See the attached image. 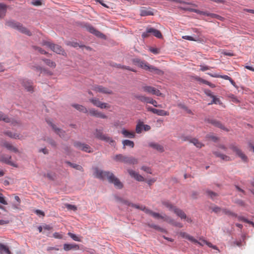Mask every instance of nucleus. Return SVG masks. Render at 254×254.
I'll return each mask as SVG.
<instances>
[{"label":"nucleus","mask_w":254,"mask_h":254,"mask_svg":"<svg viewBox=\"0 0 254 254\" xmlns=\"http://www.w3.org/2000/svg\"><path fill=\"white\" fill-rule=\"evenodd\" d=\"M72 106L76 110L82 111L85 110V108L83 106L79 104H72Z\"/></svg>","instance_id":"obj_48"},{"label":"nucleus","mask_w":254,"mask_h":254,"mask_svg":"<svg viewBox=\"0 0 254 254\" xmlns=\"http://www.w3.org/2000/svg\"><path fill=\"white\" fill-rule=\"evenodd\" d=\"M31 4L35 6H40L42 4V0H31Z\"/></svg>","instance_id":"obj_50"},{"label":"nucleus","mask_w":254,"mask_h":254,"mask_svg":"<svg viewBox=\"0 0 254 254\" xmlns=\"http://www.w3.org/2000/svg\"><path fill=\"white\" fill-rule=\"evenodd\" d=\"M140 14L142 16L153 15V12L149 8H142L140 9Z\"/></svg>","instance_id":"obj_27"},{"label":"nucleus","mask_w":254,"mask_h":254,"mask_svg":"<svg viewBox=\"0 0 254 254\" xmlns=\"http://www.w3.org/2000/svg\"><path fill=\"white\" fill-rule=\"evenodd\" d=\"M182 38L184 39L189 40V41H196V40L194 39L192 37L190 36H184Z\"/></svg>","instance_id":"obj_62"},{"label":"nucleus","mask_w":254,"mask_h":254,"mask_svg":"<svg viewBox=\"0 0 254 254\" xmlns=\"http://www.w3.org/2000/svg\"><path fill=\"white\" fill-rule=\"evenodd\" d=\"M151 35H153L158 38H161L162 35L160 31L153 28L150 27Z\"/></svg>","instance_id":"obj_32"},{"label":"nucleus","mask_w":254,"mask_h":254,"mask_svg":"<svg viewBox=\"0 0 254 254\" xmlns=\"http://www.w3.org/2000/svg\"><path fill=\"white\" fill-rule=\"evenodd\" d=\"M237 217L238 218L239 220L248 223L252 224L253 225H254V223L253 222L250 221L249 220L244 218V217L237 216Z\"/></svg>","instance_id":"obj_53"},{"label":"nucleus","mask_w":254,"mask_h":254,"mask_svg":"<svg viewBox=\"0 0 254 254\" xmlns=\"http://www.w3.org/2000/svg\"><path fill=\"white\" fill-rule=\"evenodd\" d=\"M229 148L234 152L236 154L240 157L241 160L244 162H248V158L244 153L237 146L234 144L230 145Z\"/></svg>","instance_id":"obj_6"},{"label":"nucleus","mask_w":254,"mask_h":254,"mask_svg":"<svg viewBox=\"0 0 254 254\" xmlns=\"http://www.w3.org/2000/svg\"><path fill=\"white\" fill-rule=\"evenodd\" d=\"M17 30L22 34H25L28 36H31V32L25 27L23 26L22 24L19 23L17 24Z\"/></svg>","instance_id":"obj_18"},{"label":"nucleus","mask_w":254,"mask_h":254,"mask_svg":"<svg viewBox=\"0 0 254 254\" xmlns=\"http://www.w3.org/2000/svg\"><path fill=\"white\" fill-rule=\"evenodd\" d=\"M85 145V143H82L78 142V141L75 142L74 143V146L75 148H76L77 149L82 150V151L83 150V148H84V146Z\"/></svg>","instance_id":"obj_40"},{"label":"nucleus","mask_w":254,"mask_h":254,"mask_svg":"<svg viewBox=\"0 0 254 254\" xmlns=\"http://www.w3.org/2000/svg\"><path fill=\"white\" fill-rule=\"evenodd\" d=\"M1 145V146L5 147L8 150L16 152V148L12 146L10 143L4 141L2 142Z\"/></svg>","instance_id":"obj_28"},{"label":"nucleus","mask_w":254,"mask_h":254,"mask_svg":"<svg viewBox=\"0 0 254 254\" xmlns=\"http://www.w3.org/2000/svg\"><path fill=\"white\" fill-rule=\"evenodd\" d=\"M191 11H193V12H195L197 13H199V14H202V15H207V16H211V17H215V18H217L218 19H220V18H221V16H219V15H217L215 14H213V13H207L206 12H203V11H201L199 10H197V9H192L191 10Z\"/></svg>","instance_id":"obj_23"},{"label":"nucleus","mask_w":254,"mask_h":254,"mask_svg":"<svg viewBox=\"0 0 254 254\" xmlns=\"http://www.w3.org/2000/svg\"><path fill=\"white\" fill-rule=\"evenodd\" d=\"M131 62L134 65L138 66L144 70H148L152 72H155L159 75H161L163 73V72L162 70L152 65H149L147 62L144 61H142L140 59L133 58L131 59Z\"/></svg>","instance_id":"obj_3"},{"label":"nucleus","mask_w":254,"mask_h":254,"mask_svg":"<svg viewBox=\"0 0 254 254\" xmlns=\"http://www.w3.org/2000/svg\"><path fill=\"white\" fill-rule=\"evenodd\" d=\"M124 163L129 164H135L138 163L137 159L133 157H128L125 156Z\"/></svg>","instance_id":"obj_24"},{"label":"nucleus","mask_w":254,"mask_h":254,"mask_svg":"<svg viewBox=\"0 0 254 254\" xmlns=\"http://www.w3.org/2000/svg\"><path fill=\"white\" fill-rule=\"evenodd\" d=\"M114 66L118 67V68H121L123 69H126L133 72H136V70L132 68H130L129 66H125V65H122L120 64H116V65H114Z\"/></svg>","instance_id":"obj_41"},{"label":"nucleus","mask_w":254,"mask_h":254,"mask_svg":"<svg viewBox=\"0 0 254 254\" xmlns=\"http://www.w3.org/2000/svg\"><path fill=\"white\" fill-rule=\"evenodd\" d=\"M43 61L47 65H48V66H49L51 67L55 68L56 66V63L55 62L51 61L50 60L44 59V60H43Z\"/></svg>","instance_id":"obj_39"},{"label":"nucleus","mask_w":254,"mask_h":254,"mask_svg":"<svg viewBox=\"0 0 254 254\" xmlns=\"http://www.w3.org/2000/svg\"><path fill=\"white\" fill-rule=\"evenodd\" d=\"M68 235L71 237L73 240L75 241H80L78 237H77L75 234L71 233L70 232H69L68 233Z\"/></svg>","instance_id":"obj_56"},{"label":"nucleus","mask_w":254,"mask_h":254,"mask_svg":"<svg viewBox=\"0 0 254 254\" xmlns=\"http://www.w3.org/2000/svg\"><path fill=\"white\" fill-rule=\"evenodd\" d=\"M203 242L204 244H205L206 245H207L209 247L211 248L214 250H216L218 252H220V251H219V249L218 248V247H216V246L212 245L211 243L208 242L206 241V240H203Z\"/></svg>","instance_id":"obj_43"},{"label":"nucleus","mask_w":254,"mask_h":254,"mask_svg":"<svg viewBox=\"0 0 254 254\" xmlns=\"http://www.w3.org/2000/svg\"><path fill=\"white\" fill-rule=\"evenodd\" d=\"M148 146L158 151L159 152H163L164 151V147L162 145L156 142H149Z\"/></svg>","instance_id":"obj_14"},{"label":"nucleus","mask_w":254,"mask_h":254,"mask_svg":"<svg viewBox=\"0 0 254 254\" xmlns=\"http://www.w3.org/2000/svg\"><path fill=\"white\" fill-rule=\"evenodd\" d=\"M206 137L208 139L212 140V141H213L214 142H216L218 140V137L214 136L213 134H208V135H207Z\"/></svg>","instance_id":"obj_54"},{"label":"nucleus","mask_w":254,"mask_h":254,"mask_svg":"<svg viewBox=\"0 0 254 254\" xmlns=\"http://www.w3.org/2000/svg\"><path fill=\"white\" fill-rule=\"evenodd\" d=\"M207 121L208 123L211 124L216 127H219L223 130L227 131H229V129L226 128L223 125H222L219 122L214 119H208Z\"/></svg>","instance_id":"obj_17"},{"label":"nucleus","mask_w":254,"mask_h":254,"mask_svg":"<svg viewBox=\"0 0 254 254\" xmlns=\"http://www.w3.org/2000/svg\"><path fill=\"white\" fill-rule=\"evenodd\" d=\"M131 62L134 65L138 66L144 70H148L152 72H155L159 75H161L163 73V72L162 70L152 65H149L147 62L144 61H142L140 59L133 58L131 59Z\"/></svg>","instance_id":"obj_4"},{"label":"nucleus","mask_w":254,"mask_h":254,"mask_svg":"<svg viewBox=\"0 0 254 254\" xmlns=\"http://www.w3.org/2000/svg\"><path fill=\"white\" fill-rule=\"evenodd\" d=\"M44 45H47L48 47L51 48L52 50L56 53L63 55H64V51L61 46L58 45H55L50 42H44Z\"/></svg>","instance_id":"obj_7"},{"label":"nucleus","mask_w":254,"mask_h":254,"mask_svg":"<svg viewBox=\"0 0 254 254\" xmlns=\"http://www.w3.org/2000/svg\"><path fill=\"white\" fill-rule=\"evenodd\" d=\"M6 9V5L2 3H0V18H3L5 16Z\"/></svg>","instance_id":"obj_31"},{"label":"nucleus","mask_w":254,"mask_h":254,"mask_svg":"<svg viewBox=\"0 0 254 254\" xmlns=\"http://www.w3.org/2000/svg\"><path fill=\"white\" fill-rule=\"evenodd\" d=\"M128 172L132 178H133L138 181L143 182L145 180L144 178L141 175H139L133 170H128Z\"/></svg>","instance_id":"obj_16"},{"label":"nucleus","mask_w":254,"mask_h":254,"mask_svg":"<svg viewBox=\"0 0 254 254\" xmlns=\"http://www.w3.org/2000/svg\"><path fill=\"white\" fill-rule=\"evenodd\" d=\"M194 79L200 82H202L204 84H205L208 85L209 86H210L211 88H214L215 87V85L214 84H213L210 83V82H209L207 80H205L199 77L196 76L194 77Z\"/></svg>","instance_id":"obj_33"},{"label":"nucleus","mask_w":254,"mask_h":254,"mask_svg":"<svg viewBox=\"0 0 254 254\" xmlns=\"http://www.w3.org/2000/svg\"><path fill=\"white\" fill-rule=\"evenodd\" d=\"M0 203L4 205H6L7 204L3 194L1 193H0Z\"/></svg>","instance_id":"obj_59"},{"label":"nucleus","mask_w":254,"mask_h":254,"mask_svg":"<svg viewBox=\"0 0 254 254\" xmlns=\"http://www.w3.org/2000/svg\"><path fill=\"white\" fill-rule=\"evenodd\" d=\"M95 135L96 138L108 142L112 146L116 144L115 141L111 137L104 134L101 130L96 129Z\"/></svg>","instance_id":"obj_5"},{"label":"nucleus","mask_w":254,"mask_h":254,"mask_svg":"<svg viewBox=\"0 0 254 254\" xmlns=\"http://www.w3.org/2000/svg\"><path fill=\"white\" fill-rule=\"evenodd\" d=\"M222 212L223 213L230 216L236 217H237V214L231 210L227 209H222Z\"/></svg>","instance_id":"obj_34"},{"label":"nucleus","mask_w":254,"mask_h":254,"mask_svg":"<svg viewBox=\"0 0 254 254\" xmlns=\"http://www.w3.org/2000/svg\"><path fill=\"white\" fill-rule=\"evenodd\" d=\"M66 45H68V46H72L74 48H76L78 46H79L80 47H82V46H80L78 43L75 42H67L66 43Z\"/></svg>","instance_id":"obj_51"},{"label":"nucleus","mask_w":254,"mask_h":254,"mask_svg":"<svg viewBox=\"0 0 254 254\" xmlns=\"http://www.w3.org/2000/svg\"><path fill=\"white\" fill-rule=\"evenodd\" d=\"M150 28H147L146 31L142 34V37L143 38H147L151 35Z\"/></svg>","instance_id":"obj_47"},{"label":"nucleus","mask_w":254,"mask_h":254,"mask_svg":"<svg viewBox=\"0 0 254 254\" xmlns=\"http://www.w3.org/2000/svg\"><path fill=\"white\" fill-rule=\"evenodd\" d=\"M65 206L69 210H73L75 211L77 209V208L75 205H71L70 204H66Z\"/></svg>","instance_id":"obj_58"},{"label":"nucleus","mask_w":254,"mask_h":254,"mask_svg":"<svg viewBox=\"0 0 254 254\" xmlns=\"http://www.w3.org/2000/svg\"><path fill=\"white\" fill-rule=\"evenodd\" d=\"M90 101L95 106L103 109H108L110 108V105L106 103L101 102L99 99L96 98H92L90 99Z\"/></svg>","instance_id":"obj_10"},{"label":"nucleus","mask_w":254,"mask_h":254,"mask_svg":"<svg viewBox=\"0 0 254 254\" xmlns=\"http://www.w3.org/2000/svg\"><path fill=\"white\" fill-rule=\"evenodd\" d=\"M0 254H11V252L7 246L0 243Z\"/></svg>","instance_id":"obj_29"},{"label":"nucleus","mask_w":254,"mask_h":254,"mask_svg":"<svg viewBox=\"0 0 254 254\" xmlns=\"http://www.w3.org/2000/svg\"><path fill=\"white\" fill-rule=\"evenodd\" d=\"M124 157H125V156H123L122 154H118V155H116L114 157V159L115 160H116V161H120V162H124Z\"/></svg>","instance_id":"obj_46"},{"label":"nucleus","mask_w":254,"mask_h":254,"mask_svg":"<svg viewBox=\"0 0 254 254\" xmlns=\"http://www.w3.org/2000/svg\"><path fill=\"white\" fill-rule=\"evenodd\" d=\"M91 116H96L97 117L105 118L106 117L103 114L102 112H90Z\"/></svg>","instance_id":"obj_45"},{"label":"nucleus","mask_w":254,"mask_h":254,"mask_svg":"<svg viewBox=\"0 0 254 254\" xmlns=\"http://www.w3.org/2000/svg\"><path fill=\"white\" fill-rule=\"evenodd\" d=\"M93 174L97 178L107 179L110 183L114 184L115 186L118 189H122L123 187L122 183L112 172L103 171L96 168L94 169Z\"/></svg>","instance_id":"obj_2"},{"label":"nucleus","mask_w":254,"mask_h":254,"mask_svg":"<svg viewBox=\"0 0 254 254\" xmlns=\"http://www.w3.org/2000/svg\"><path fill=\"white\" fill-rule=\"evenodd\" d=\"M121 201L122 202L125 204L126 205L142 210L146 214L150 215L155 219H162L163 221L166 222L168 224H170L172 226L175 227H177L179 228H182L183 227V225L182 223L175 221L174 219L167 215L165 214H161L159 213L153 212V211L148 209L145 206H140L138 204H133L127 200H121Z\"/></svg>","instance_id":"obj_1"},{"label":"nucleus","mask_w":254,"mask_h":254,"mask_svg":"<svg viewBox=\"0 0 254 254\" xmlns=\"http://www.w3.org/2000/svg\"><path fill=\"white\" fill-rule=\"evenodd\" d=\"M161 203L162 205L164 206L165 207L169 209V210L173 211V212L175 208H177V206L174 205L170 201L167 200L162 201Z\"/></svg>","instance_id":"obj_21"},{"label":"nucleus","mask_w":254,"mask_h":254,"mask_svg":"<svg viewBox=\"0 0 254 254\" xmlns=\"http://www.w3.org/2000/svg\"><path fill=\"white\" fill-rule=\"evenodd\" d=\"M184 141H189L190 143H192L197 148H201L204 145L198 141V140L196 138H191L190 137H186L183 139Z\"/></svg>","instance_id":"obj_13"},{"label":"nucleus","mask_w":254,"mask_h":254,"mask_svg":"<svg viewBox=\"0 0 254 254\" xmlns=\"http://www.w3.org/2000/svg\"><path fill=\"white\" fill-rule=\"evenodd\" d=\"M174 213L181 219L187 218V215L184 211L177 207L174 210Z\"/></svg>","instance_id":"obj_20"},{"label":"nucleus","mask_w":254,"mask_h":254,"mask_svg":"<svg viewBox=\"0 0 254 254\" xmlns=\"http://www.w3.org/2000/svg\"><path fill=\"white\" fill-rule=\"evenodd\" d=\"M6 25L8 26L11 27L13 28H16V23L13 21H8L6 23Z\"/></svg>","instance_id":"obj_57"},{"label":"nucleus","mask_w":254,"mask_h":254,"mask_svg":"<svg viewBox=\"0 0 254 254\" xmlns=\"http://www.w3.org/2000/svg\"><path fill=\"white\" fill-rule=\"evenodd\" d=\"M122 133L124 135V137L133 138L135 137V133L133 131H130L125 129L122 130Z\"/></svg>","instance_id":"obj_26"},{"label":"nucleus","mask_w":254,"mask_h":254,"mask_svg":"<svg viewBox=\"0 0 254 254\" xmlns=\"http://www.w3.org/2000/svg\"><path fill=\"white\" fill-rule=\"evenodd\" d=\"M86 29L87 31H88L91 33H92L94 34L95 35L97 36V37H101V38H104L105 37L104 35L99 32V31L97 30L96 29H95L93 26L91 25H87L86 26Z\"/></svg>","instance_id":"obj_15"},{"label":"nucleus","mask_w":254,"mask_h":254,"mask_svg":"<svg viewBox=\"0 0 254 254\" xmlns=\"http://www.w3.org/2000/svg\"><path fill=\"white\" fill-rule=\"evenodd\" d=\"M136 98L138 100L141 101V102H143L147 103H148L149 102H150L149 100H150V98L144 96L139 95V96H137Z\"/></svg>","instance_id":"obj_38"},{"label":"nucleus","mask_w":254,"mask_h":254,"mask_svg":"<svg viewBox=\"0 0 254 254\" xmlns=\"http://www.w3.org/2000/svg\"><path fill=\"white\" fill-rule=\"evenodd\" d=\"M92 89L96 92L101 93L103 94H112L113 93L112 90L101 85L94 86Z\"/></svg>","instance_id":"obj_9"},{"label":"nucleus","mask_w":254,"mask_h":254,"mask_svg":"<svg viewBox=\"0 0 254 254\" xmlns=\"http://www.w3.org/2000/svg\"><path fill=\"white\" fill-rule=\"evenodd\" d=\"M49 124L51 125L53 129L54 130L56 133L58 134L59 136L61 137H64L65 135V132L59 128H57L56 126L53 124L51 122H48Z\"/></svg>","instance_id":"obj_25"},{"label":"nucleus","mask_w":254,"mask_h":254,"mask_svg":"<svg viewBox=\"0 0 254 254\" xmlns=\"http://www.w3.org/2000/svg\"><path fill=\"white\" fill-rule=\"evenodd\" d=\"M208 74H209L210 76H211V77H213L221 78L224 79L228 80H229V79H230V78H231L230 77H229V76H228L227 75H220V74H211V73H208Z\"/></svg>","instance_id":"obj_36"},{"label":"nucleus","mask_w":254,"mask_h":254,"mask_svg":"<svg viewBox=\"0 0 254 254\" xmlns=\"http://www.w3.org/2000/svg\"><path fill=\"white\" fill-rule=\"evenodd\" d=\"M22 84L27 91L30 92H33L34 91V87L32 82L25 79L22 81Z\"/></svg>","instance_id":"obj_12"},{"label":"nucleus","mask_w":254,"mask_h":254,"mask_svg":"<svg viewBox=\"0 0 254 254\" xmlns=\"http://www.w3.org/2000/svg\"><path fill=\"white\" fill-rule=\"evenodd\" d=\"M141 169L142 170L144 171V172H147V173H149L150 174H152V171L150 167L143 166L141 167Z\"/></svg>","instance_id":"obj_55"},{"label":"nucleus","mask_w":254,"mask_h":254,"mask_svg":"<svg viewBox=\"0 0 254 254\" xmlns=\"http://www.w3.org/2000/svg\"><path fill=\"white\" fill-rule=\"evenodd\" d=\"M142 89L144 92L152 95H155L158 96H161L162 95L158 89H156L155 87L152 86L147 85L143 86L142 87Z\"/></svg>","instance_id":"obj_8"},{"label":"nucleus","mask_w":254,"mask_h":254,"mask_svg":"<svg viewBox=\"0 0 254 254\" xmlns=\"http://www.w3.org/2000/svg\"><path fill=\"white\" fill-rule=\"evenodd\" d=\"M0 121H3L6 123H9L10 122V119L6 117L5 115L1 114V112H0Z\"/></svg>","instance_id":"obj_42"},{"label":"nucleus","mask_w":254,"mask_h":254,"mask_svg":"<svg viewBox=\"0 0 254 254\" xmlns=\"http://www.w3.org/2000/svg\"><path fill=\"white\" fill-rule=\"evenodd\" d=\"M206 193L207 195L212 199L214 198V197L217 196V194L216 193H214L211 191H207Z\"/></svg>","instance_id":"obj_60"},{"label":"nucleus","mask_w":254,"mask_h":254,"mask_svg":"<svg viewBox=\"0 0 254 254\" xmlns=\"http://www.w3.org/2000/svg\"><path fill=\"white\" fill-rule=\"evenodd\" d=\"M208 95L213 99V102L215 104H217L219 102V99L216 98L214 95H212L211 93L208 94Z\"/></svg>","instance_id":"obj_61"},{"label":"nucleus","mask_w":254,"mask_h":254,"mask_svg":"<svg viewBox=\"0 0 254 254\" xmlns=\"http://www.w3.org/2000/svg\"><path fill=\"white\" fill-rule=\"evenodd\" d=\"M122 143L124 147L126 146H127L133 148L134 146V142L132 141L127 139L123 140Z\"/></svg>","instance_id":"obj_37"},{"label":"nucleus","mask_w":254,"mask_h":254,"mask_svg":"<svg viewBox=\"0 0 254 254\" xmlns=\"http://www.w3.org/2000/svg\"><path fill=\"white\" fill-rule=\"evenodd\" d=\"M64 249L65 251H69L70 250H77L79 249V247L75 244H65L64 245Z\"/></svg>","instance_id":"obj_19"},{"label":"nucleus","mask_w":254,"mask_h":254,"mask_svg":"<svg viewBox=\"0 0 254 254\" xmlns=\"http://www.w3.org/2000/svg\"><path fill=\"white\" fill-rule=\"evenodd\" d=\"M142 129H143V124H142V123L139 122L136 125V132L137 133H140L141 132Z\"/></svg>","instance_id":"obj_44"},{"label":"nucleus","mask_w":254,"mask_h":254,"mask_svg":"<svg viewBox=\"0 0 254 254\" xmlns=\"http://www.w3.org/2000/svg\"><path fill=\"white\" fill-rule=\"evenodd\" d=\"M229 98L230 99L231 101L232 102H233V103H238L239 102V100H238V99L237 98L236 96H235V95H233V94H231L229 96Z\"/></svg>","instance_id":"obj_52"},{"label":"nucleus","mask_w":254,"mask_h":254,"mask_svg":"<svg viewBox=\"0 0 254 254\" xmlns=\"http://www.w3.org/2000/svg\"><path fill=\"white\" fill-rule=\"evenodd\" d=\"M11 156L8 155L1 154L0 155V161L10 166L16 167V165L11 161Z\"/></svg>","instance_id":"obj_11"},{"label":"nucleus","mask_w":254,"mask_h":254,"mask_svg":"<svg viewBox=\"0 0 254 254\" xmlns=\"http://www.w3.org/2000/svg\"><path fill=\"white\" fill-rule=\"evenodd\" d=\"M83 151L88 152V153H91L93 152L92 149L90 147V146L87 144H85V145L84 146V148H83Z\"/></svg>","instance_id":"obj_49"},{"label":"nucleus","mask_w":254,"mask_h":254,"mask_svg":"<svg viewBox=\"0 0 254 254\" xmlns=\"http://www.w3.org/2000/svg\"><path fill=\"white\" fill-rule=\"evenodd\" d=\"M66 163L67 164L71 167L73 168L76 170L81 171H83L82 167L80 165H77L76 164H74V163H72L69 161L66 162Z\"/></svg>","instance_id":"obj_35"},{"label":"nucleus","mask_w":254,"mask_h":254,"mask_svg":"<svg viewBox=\"0 0 254 254\" xmlns=\"http://www.w3.org/2000/svg\"><path fill=\"white\" fill-rule=\"evenodd\" d=\"M213 154L217 157L220 158L222 160L229 161L231 160L230 157L227 155L220 153L217 151H215Z\"/></svg>","instance_id":"obj_30"},{"label":"nucleus","mask_w":254,"mask_h":254,"mask_svg":"<svg viewBox=\"0 0 254 254\" xmlns=\"http://www.w3.org/2000/svg\"><path fill=\"white\" fill-rule=\"evenodd\" d=\"M4 133L5 135H7V136H9L10 137H11V138H12V137H14V136H15V134H13V133H12V132H11L10 131H5V132H4Z\"/></svg>","instance_id":"obj_64"},{"label":"nucleus","mask_w":254,"mask_h":254,"mask_svg":"<svg viewBox=\"0 0 254 254\" xmlns=\"http://www.w3.org/2000/svg\"><path fill=\"white\" fill-rule=\"evenodd\" d=\"M53 237L55 238L56 239H62L63 238V235L62 234H60V233L58 232H55L53 234Z\"/></svg>","instance_id":"obj_63"},{"label":"nucleus","mask_w":254,"mask_h":254,"mask_svg":"<svg viewBox=\"0 0 254 254\" xmlns=\"http://www.w3.org/2000/svg\"><path fill=\"white\" fill-rule=\"evenodd\" d=\"M180 236L183 238L186 239L192 242H197V240L194 239L192 236H191L186 232H180L179 233Z\"/></svg>","instance_id":"obj_22"}]
</instances>
